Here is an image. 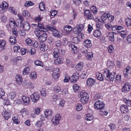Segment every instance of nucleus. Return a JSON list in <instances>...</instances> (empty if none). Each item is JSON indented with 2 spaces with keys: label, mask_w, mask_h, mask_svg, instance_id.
<instances>
[{
  "label": "nucleus",
  "mask_w": 131,
  "mask_h": 131,
  "mask_svg": "<svg viewBox=\"0 0 131 131\" xmlns=\"http://www.w3.org/2000/svg\"><path fill=\"white\" fill-rule=\"evenodd\" d=\"M34 4V3L30 1H27L26 2L25 6L26 7H28L29 6H32Z\"/></svg>",
  "instance_id": "59"
},
{
  "label": "nucleus",
  "mask_w": 131,
  "mask_h": 131,
  "mask_svg": "<svg viewBox=\"0 0 131 131\" xmlns=\"http://www.w3.org/2000/svg\"><path fill=\"white\" fill-rule=\"evenodd\" d=\"M128 32L126 31H123V40H127L128 43H131V34L127 36Z\"/></svg>",
  "instance_id": "13"
},
{
  "label": "nucleus",
  "mask_w": 131,
  "mask_h": 131,
  "mask_svg": "<svg viewBox=\"0 0 131 131\" xmlns=\"http://www.w3.org/2000/svg\"><path fill=\"white\" fill-rule=\"evenodd\" d=\"M93 35L95 37H99L101 36V33L99 30H96L94 31Z\"/></svg>",
  "instance_id": "35"
},
{
  "label": "nucleus",
  "mask_w": 131,
  "mask_h": 131,
  "mask_svg": "<svg viewBox=\"0 0 131 131\" xmlns=\"http://www.w3.org/2000/svg\"><path fill=\"white\" fill-rule=\"evenodd\" d=\"M42 17L38 15L35 18V20L39 22H41L40 21L42 19Z\"/></svg>",
  "instance_id": "63"
},
{
  "label": "nucleus",
  "mask_w": 131,
  "mask_h": 131,
  "mask_svg": "<svg viewBox=\"0 0 131 131\" xmlns=\"http://www.w3.org/2000/svg\"><path fill=\"white\" fill-rule=\"evenodd\" d=\"M6 42L4 40H0V48H4V46L6 44Z\"/></svg>",
  "instance_id": "55"
},
{
  "label": "nucleus",
  "mask_w": 131,
  "mask_h": 131,
  "mask_svg": "<svg viewBox=\"0 0 131 131\" xmlns=\"http://www.w3.org/2000/svg\"><path fill=\"white\" fill-rule=\"evenodd\" d=\"M31 65H29L27 67H26L24 69L23 72V74L24 75H25L29 74V71L31 69Z\"/></svg>",
  "instance_id": "26"
},
{
  "label": "nucleus",
  "mask_w": 131,
  "mask_h": 131,
  "mask_svg": "<svg viewBox=\"0 0 131 131\" xmlns=\"http://www.w3.org/2000/svg\"><path fill=\"white\" fill-rule=\"evenodd\" d=\"M84 26L82 24H79L78 25L77 27L74 28L73 31L75 33L78 34L79 33L80 35H81V38H83L82 36V34L80 32L83 30L84 29Z\"/></svg>",
  "instance_id": "7"
},
{
  "label": "nucleus",
  "mask_w": 131,
  "mask_h": 131,
  "mask_svg": "<svg viewBox=\"0 0 131 131\" xmlns=\"http://www.w3.org/2000/svg\"><path fill=\"white\" fill-rule=\"evenodd\" d=\"M83 63L82 62H80L75 66V70L76 71H81L83 67Z\"/></svg>",
  "instance_id": "20"
},
{
  "label": "nucleus",
  "mask_w": 131,
  "mask_h": 131,
  "mask_svg": "<svg viewBox=\"0 0 131 131\" xmlns=\"http://www.w3.org/2000/svg\"><path fill=\"white\" fill-rule=\"evenodd\" d=\"M131 88L130 84L128 82H126L123 85V92H127L130 90Z\"/></svg>",
  "instance_id": "14"
},
{
  "label": "nucleus",
  "mask_w": 131,
  "mask_h": 131,
  "mask_svg": "<svg viewBox=\"0 0 131 131\" xmlns=\"http://www.w3.org/2000/svg\"><path fill=\"white\" fill-rule=\"evenodd\" d=\"M15 92H12L9 93V96L11 99H13L15 97Z\"/></svg>",
  "instance_id": "64"
},
{
  "label": "nucleus",
  "mask_w": 131,
  "mask_h": 131,
  "mask_svg": "<svg viewBox=\"0 0 131 131\" xmlns=\"http://www.w3.org/2000/svg\"><path fill=\"white\" fill-rule=\"evenodd\" d=\"M71 50L74 53H76L77 52V47L74 45H71Z\"/></svg>",
  "instance_id": "40"
},
{
  "label": "nucleus",
  "mask_w": 131,
  "mask_h": 131,
  "mask_svg": "<svg viewBox=\"0 0 131 131\" xmlns=\"http://www.w3.org/2000/svg\"><path fill=\"white\" fill-rule=\"evenodd\" d=\"M16 79L17 83L19 85H21L22 83L23 79L19 75L16 76Z\"/></svg>",
  "instance_id": "28"
},
{
  "label": "nucleus",
  "mask_w": 131,
  "mask_h": 131,
  "mask_svg": "<svg viewBox=\"0 0 131 131\" xmlns=\"http://www.w3.org/2000/svg\"><path fill=\"white\" fill-rule=\"evenodd\" d=\"M129 118V116L127 115H125L124 117V123L126 124H127L128 123V121Z\"/></svg>",
  "instance_id": "62"
},
{
  "label": "nucleus",
  "mask_w": 131,
  "mask_h": 131,
  "mask_svg": "<svg viewBox=\"0 0 131 131\" xmlns=\"http://www.w3.org/2000/svg\"><path fill=\"white\" fill-rule=\"evenodd\" d=\"M85 118V119L87 121H91L93 119V117L92 115L89 114H87Z\"/></svg>",
  "instance_id": "39"
},
{
  "label": "nucleus",
  "mask_w": 131,
  "mask_h": 131,
  "mask_svg": "<svg viewBox=\"0 0 131 131\" xmlns=\"http://www.w3.org/2000/svg\"><path fill=\"white\" fill-rule=\"evenodd\" d=\"M60 72L58 68H56L53 71L52 76L53 78L56 79L58 78L59 76Z\"/></svg>",
  "instance_id": "15"
},
{
  "label": "nucleus",
  "mask_w": 131,
  "mask_h": 131,
  "mask_svg": "<svg viewBox=\"0 0 131 131\" xmlns=\"http://www.w3.org/2000/svg\"><path fill=\"white\" fill-rule=\"evenodd\" d=\"M107 37L109 40L111 41H113L114 40V35L112 32H109L107 35Z\"/></svg>",
  "instance_id": "27"
},
{
  "label": "nucleus",
  "mask_w": 131,
  "mask_h": 131,
  "mask_svg": "<svg viewBox=\"0 0 131 131\" xmlns=\"http://www.w3.org/2000/svg\"><path fill=\"white\" fill-rule=\"evenodd\" d=\"M64 53V51L62 49L58 48H54L53 52V56L54 58L57 57L59 56H62V55Z\"/></svg>",
  "instance_id": "6"
},
{
  "label": "nucleus",
  "mask_w": 131,
  "mask_h": 131,
  "mask_svg": "<svg viewBox=\"0 0 131 131\" xmlns=\"http://www.w3.org/2000/svg\"><path fill=\"white\" fill-rule=\"evenodd\" d=\"M26 43L27 45L30 46H32L33 42L32 40L29 37H27L26 39L25 40Z\"/></svg>",
  "instance_id": "34"
},
{
  "label": "nucleus",
  "mask_w": 131,
  "mask_h": 131,
  "mask_svg": "<svg viewBox=\"0 0 131 131\" xmlns=\"http://www.w3.org/2000/svg\"><path fill=\"white\" fill-rule=\"evenodd\" d=\"M42 30H41L38 29H36L35 30V34L36 36L38 37L41 33Z\"/></svg>",
  "instance_id": "51"
},
{
  "label": "nucleus",
  "mask_w": 131,
  "mask_h": 131,
  "mask_svg": "<svg viewBox=\"0 0 131 131\" xmlns=\"http://www.w3.org/2000/svg\"><path fill=\"white\" fill-rule=\"evenodd\" d=\"M30 77L33 80L36 79L37 77L36 73L34 72H31L30 74Z\"/></svg>",
  "instance_id": "42"
},
{
  "label": "nucleus",
  "mask_w": 131,
  "mask_h": 131,
  "mask_svg": "<svg viewBox=\"0 0 131 131\" xmlns=\"http://www.w3.org/2000/svg\"><path fill=\"white\" fill-rule=\"evenodd\" d=\"M40 97L39 94L37 92H35L30 95V98L32 101L36 102L38 100Z\"/></svg>",
  "instance_id": "12"
},
{
  "label": "nucleus",
  "mask_w": 131,
  "mask_h": 131,
  "mask_svg": "<svg viewBox=\"0 0 131 131\" xmlns=\"http://www.w3.org/2000/svg\"><path fill=\"white\" fill-rule=\"evenodd\" d=\"M12 31L13 34L12 35H13V36L15 37H17L18 35V32L16 29L14 27L12 29Z\"/></svg>",
  "instance_id": "48"
},
{
  "label": "nucleus",
  "mask_w": 131,
  "mask_h": 131,
  "mask_svg": "<svg viewBox=\"0 0 131 131\" xmlns=\"http://www.w3.org/2000/svg\"><path fill=\"white\" fill-rule=\"evenodd\" d=\"M39 8L41 11H43L45 9V6L43 2H41L40 3Z\"/></svg>",
  "instance_id": "44"
},
{
  "label": "nucleus",
  "mask_w": 131,
  "mask_h": 131,
  "mask_svg": "<svg viewBox=\"0 0 131 131\" xmlns=\"http://www.w3.org/2000/svg\"><path fill=\"white\" fill-rule=\"evenodd\" d=\"M107 66L110 68H113L115 67V64L113 61L108 60L107 63Z\"/></svg>",
  "instance_id": "30"
},
{
  "label": "nucleus",
  "mask_w": 131,
  "mask_h": 131,
  "mask_svg": "<svg viewBox=\"0 0 131 131\" xmlns=\"http://www.w3.org/2000/svg\"><path fill=\"white\" fill-rule=\"evenodd\" d=\"M37 27L39 29H42V30L43 32H45L47 31V29L45 27L44 25L42 22H39L38 23Z\"/></svg>",
  "instance_id": "23"
},
{
  "label": "nucleus",
  "mask_w": 131,
  "mask_h": 131,
  "mask_svg": "<svg viewBox=\"0 0 131 131\" xmlns=\"http://www.w3.org/2000/svg\"><path fill=\"white\" fill-rule=\"evenodd\" d=\"M72 41L74 43L78 44L79 42V40L78 37H74L73 38Z\"/></svg>",
  "instance_id": "60"
},
{
  "label": "nucleus",
  "mask_w": 131,
  "mask_h": 131,
  "mask_svg": "<svg viewBox=\"0 0 131 131\" xmlns=\"http://www.w3.org/2000/svg\"><path fill=\"white\" fill-rule=\"evenodd\" d=\"M73 4L76 6H79L81 3V0H73Z\"/></svg>",
  "instance_id": "54"
},
{
  "label": "nucleus",
  "mask_w": 131,
  "mask_h": 131,
  "mask_svg": "<svg viewBox=\"0 0 131 131\" xmlns=\"http://www.w3.org/2000/svg\"><path fill=\"white\" fill-rule=\"evenodd\" d=\"M95 82V79L91 78H89L87 80L86 85L88 87H91L94 85Z\"/></svg>",
  "instance_id": "11"
},
{
  "label": "nucleus",
  "mask_w": 131,
  "mask_h": 131,
  "mask_svg": "<svg viewBox=\"0 0 131 131\" xmlns=\"http://www.w3.org/2000/svg\"><path fill=\"white\" fill-rule=\"evenodd\" d=\"M64 29L66 31H70L72 30V28L69 25H67L64 27Z\"/></svg>",
  "instance_id": "52"
},
{
  "label": "nucleus",
  "mask_w": 131,
  "mask_h": 131,
  "mask_svg": "<svg viewBox=\"0 0 131 131\" xmlns=\"http://www.w3.org/2000/svg\"><path fill=\"white\" fill-rule=\"evenodd\" d=\"M56 58V59L54 60V62L56 64H58L62 62L63 59L62 56H59Z\"/></svg>",
  "instance_id": "24"
},
{
  "label": "nucleus",
  "mask_w": 131,
  "mask_h": 131,
  "mask_svg": "<svg viewBox=\"0 0 131 131\" xmlns=\"http://www.w3.org/2000/svg\"><path fill=\"white\" fill-rule=\"evenodd\" d=\"M125 24L128 26H131V19L128 17H127L125 19Z\"/></svg>",
  "instance_id": "36"
},
{
  "label": "nucleus",
  "mask_w": 131,
  "mask_h": 131,
  "mask_svg": "<svg viewBox=\"0 0 131 131\" xmlns=\"http://www.w3.org/2000/svg\"><path fill=\"white\" fill-rule=\"evenodd\" d=\"M8 4L6 2L4 1L2 4L0 5V13H3L8 8Z\"/></svg>",
  "instance_id": "9"
},
{
  "label": "nucleus",
  "mask_w": 131,
  "mask_h": 131,
  "mask_svg": "<svg viewBox=\"0 0 131 131\" xmlns=\"http://www.w3.org/2000/svg\"><path fill=\"white\" fill-rule=\"evenodd\" d=\"M44 113L45 117L47 118L51 117L53 114V112L51 110L48 109L45 110Z\"/></svg>",
  "instance_id": "18"
},
{
  "label": "nucleus",
  "mask_w": 131,
  "mask_h": 131,
  "mask_svg": "<svg viewBox=\"0 0 131 131\" xmlns=\"http://www.w3.org/2000/svg\"><path fill=\"white\" fill-rule=\"evenodd\" d=\"M15 23L14 20L12 18H10L9 21V25H6V27H8L9 26L10 28H12L14 27L15 24Z\"/></svg>",
  "instance_id": "25"
},
{
  "label": "nucleus",
  "mask_w": 131,
  "mask_h": 131,
  "mask_svg": "<svg viewBox=\"0 0 131 131\" xmlns=\"http://www.w3.org/2000/svg\"><path fill=\"white\" fill-rule=\"evenodd\" d=\"M28 53L31 55H32L35 54L36 52L35 49V48H31V49L28 50Z\"/></svg>",
  "instance_id": "56"
},
{
  "label": "nucleus",
  "mask_w": 131,
  "mask_h": 131,
  "mask_svg": "<svg viewBox=\"0 0 131 131\" xmlns=\"http://www.w3.org/2000/svg\"><path fill=\"white\" fill-rule=\"evenodd\" d=\"M131 72V67L129 66H127L124 70L123 71V74L125 77L127 78L129 73Z\"/></svg>",
  "instance_id": "16"
},
{
  "label": "nucleus",
  "mask_w": 131,
  "mask_h": 131,
  "mask_svg": "<svg viewBox=\"0 0 131 131\" xmlns=\"http://www.w3.org/2000/svg\"><path fill=\"white\" fill-rule=\"evenodd\" d=\"M91 10L94 14H96L97 12V10L96 7L94 6H92L91 7Z\"/></svg>",
  "instance_id": "49"
},
{
  "label": "nucleus",
  "mask_w": 131,
  "mask_h": 131,
  "mask_svg": "<svg viewBox=\"0 0 131 131\" xmlns=\"http://www.w3.org/2000/svg\"><path fill=\"white\" fill-rule=\"evenodd\" d=\"M100 14L102 15L101 16V18L102 20L103 21H105L107 19L108 17V16L109 15V13H107L106 14L105 12L103 11L100 12Z\"/></svg>",
  "instance_id": "17"
},
{
  "label": "nucleus",
  "mask_w": 131,
  "mask_h": 131,
  "mask_svg": "<svg viewBox=\"0 0 131 131\" xmlns=\"http://www.w3.org/2000/svg\"><path fill=\"white\" fill-rule=\"evenodd\" d=\"M73 88L75 92L79 91L80 89L78 85L77 84H75L73 86Z\"/></svg>",
  "instance_id": "46"
},
{
  "label": "nucleus",
  "mask_w": 131,
  "mask_h": 131,
  "mask_svg": "<svg viewBox=\"0 0 131 131\" xmlns=\"http://www.w3.org/2000/svg\"><path fill=\"white\" fill-rule=\"evenodd\" d=\"M108 113V112L104 110L100 111L99 112V113L100 115H102L106 116L107 115Z\"/></svg>",
  "instance_id": "45"
},
{
  "label": "nucleus",
  "mask_w": 131,
  "mask_h": 131,
  "mask_svg": "<svg viewBox=\"0 0 131 131\" xmlns=\"http://www.w3.org/2000/svg\"><path fill=\"white\" fill-rule=\"evenodd\" d=\"M105 106V104L103 102L98 100L96 101L94 104V108L96 110H102Z\"/></svg>",
  "instance_id": "4"
},
{
  "label": "nucleus",
  "mask_w": 131,
  "mask_h": 131,
  "mask_svg": "<svg viewBox=\"0 0 131 131\" xmlns=\"http://www.w3.org/2000/svg\"><path fill=\"white\" fill-rule=\"evenodd\" d=\"M16 37H17L13 36V35L11 36L9 38V41L11 44L13 45L16 43L17 40L16 38Z\"/></svg>",
  "instance_id": "32"
},
{
  "label": "nucleus",
  "mask_w": 131,
  "mask_h": 131,
  "mask_svg": "<svg viewBox=\"0 0 131 131\" xmlns=\"http://www.w3.org/2000/svg\"><path fill=\"white\" fill-rule=\"evenodd\" d=\"M40 109L39 108H35L33 111V113H35L37 115H38L40 113Z\"/></svg>",
  "instance_id": "61"
},
{
  "label": "nucleus",
  "mask_w": 131,
  "mask_h": 131,
  "mask_svg": "<svg viewBox=\"0 0 131 131\" xmlns=\"http://www.w3.org/2000/svg\"><path fill=\"white\" fill-rule=\"evenodd\" d=\"M8 110L5 111L3 114V116L5 119L7 120L10 116V113Z\"/></svg>",
  "instance_id": "33"
},
{
  "label": "nucleus",
  "mask_w": 131,
  "mask_h": 131,
  "mask_svg": "<svg viewBox=\"0 0 131 131\" xmlns=\"http://www.w3.org/2000/svg\"><path fill=\"white\" fill-rule=\"evenodd\" d=\"M20 112L23 117V116L28 115L29 114L27 109L26 108H24L22 109L20 111Z\"/></svg>",
  "instance_id": "29"
},
{
  "label": "nucleus",
  "mask_w": 131,
  "mask_h": 131,
  "mask_svg": "<svg viewBox=\"0 0 131 131\" xmlns=\"http://www.w3.org/2000/svg\"><path fill=\"white\" fill-rule=\"evenodd\" d=\"M22 99L24 104L26 105L28 104L30 101L29 98L25 96H23L22 97Z\"/></svg>",
  "instance_id": "22"
},
{
  "label": "nucleus",
  "mask_w": 131,
  "mask_h": 131,
  "mask_svg": "<svg viewBox=\"0 0 131 131\" xmlns=\"http://www.w3.org/2000/svg\"><path fill=\"white\" fill-rule=\"evenodd\" d=\"M105 79L108 81H113L115 79L114 73H112L107 69L104 70L103 73Z\"/></svg>",
  "instance_id": "1"
},
{
  "label": "nucleus",
  "mask_w": 131,
  "mask_h": 131,
  "mask_svg": "<svg viewBox=\"0 0 131 131\" xmlns=\"http://www.w3.org/2000/svg\"><path fill=\"white\" fill-rule=\"evenodd\" d=\"M47 46L45 44H41L40 48V49L41 50L44 51H46L47 50Z\"/></svg>",
  "instance_id": "37"
},
{
  "label": "nucleus",
  "mask_w": 131,
  "mask_h": 131,
  "mask_svg": "<svg viewBox=\"0 0 131 131\" xmlns=\"http://www.w3.org/2000/svg\"><path fill=\"white\" fill-rule=\"evenodd\" d=\"M83 45L86 47L90 48L92 46V44L91 40L88 39L85 40L83 42Z\"/></svg>",
  "instance_id": "21"
},
{
  "label": "nucleus",
  "mask_w": 131,
  "mask_h": 131,
  "mask_svg": "<svg viewBox=\"0 0 131 131\" xmlns=\"http://www.w3.org/2000/svg\"><path fill=\"white\" fill-rule=\"evenodd\" d=\"M47 38V35L45 33L39 35L38 37V39L40 42H42L46 41Z\"/></svg>",
  "instance_id": "19"
},
{
  "label": "nucleus",
  "mask_w": 131,
  "mask_h": 131,
  "mask_svg": "<svg viewBox=\"0 0 131 131\" xmlns=\"http://www.w3.org/2000/svg\"><path fill=\"white\" fill-rule=\"evenodd\" d=\"M23 28L25 31H27L29 30L30 27L29 24L27 22H24L23 23Z\"/></svg>",
  "instance_id": "31"
},
{
  "label": "nucleus",
  "mask_w": 131,
  "mask_h": 131,
  "mask_svg": "<svg viewBox=\"0 0 131 131\" xmlns=\"http://www.w3.org/2000/svg\"><path fill=\"white\" fill-rule=\"evenodd\" d=\"M17 16L18 17L19 19L20 20V22L19 23H19H18V26L19 25V26L20 27L21 26V24L22 23V21L24 20L23 18V16H22L20 14H18L17 15Z\"/></svg>",
  "instance_id": "38"
},
{
  "label": "nucleus",
  "mask_w": 131,
  "mask_h": 131,
  "mask_svg": "<svg viewBox=\"0 0 131 131\" xmlns=\"http://www.w3.org/2000/svg\"><path fill=\"white\" fill-rule=\"evenodd\" d=\"M61 119V116L59 114H57L54 117H53L51 121L54 125L56 126L58 125Z\"/></svg>",
  "instance_id": "8"
},
{
  "label": "nucleus",
  "mask_w": 131,
  "mask_h": 131,
  "mask_svg": "<svg viewBox=\"0 0 131 131\" xmlns=\"http://www.w3.org/2000/svg\"><path fill=\"white\" fill-rule=\"evenodd\" d=\"M79 94L81 98L80 100V101L83 104L86 103L89 99L88 95V94L85 92V91H81Z\"/></svg>",
  "instance_id": "2"
},
{
  "label": "nucleus",
  "mask_w": 131,
  "mask_h": 131,
  "mask_svg": "<svg viewBox=\"0 0 131 131\" xmlns=\"http://www.w3.org/2000/svg\"><path fill=\"white\" fill-rule=\"evenodd\" d=\"M34 63L37 66H40L43 67L42 66L43 65V63L39 60H36L34 62Z\"/></svg>",
  "instance_id": "58"
},
{
  "label": "nucleus",
  "mask_w": 131,
  "mask_h": 131,
  "mask_svg": "<svg viewBox=\"0 0 131 131\" xmlns=\"http://www.w3.org/2000/svg\"><path fill=\"white\" fill-rule=\"evenodd\" d=\"M79 77V73L77 72L73 74L72 75L70 78V80L72 82L75 83L78 79Z\"/></svg>",
  "instance_id": "10"
},
{
  "label": "nucleus",
  "mask_w": 131,
  "mask_h": 131,
  "mask_svg": "<svg viewBox=\"0 0 131 131\" xmlns=\"http://www.w3.org/2000/svg\"><path fill=\"white\" fill-rule=\"evenodd\" d=\"M86 58L89 60L91 59L93 57V53L91 52H88L86 55Z\"/></svg>",
  "instance_id": "53"
},
{
  "label": "nucleus",
  "mask_w": 131,
  "mask_h": 131,
  "mask_svg": "<svg viewBox=\"0 0 131 131\" xmlns=\"http://www.w3.org/2000/svg\"><path fill=\"white\" fill-rule=\"evenodd\" d=\"M123 101L128 106H131V101L130 100H127L125 98H124Z\"/></svg>",
  "instance_id": "50"
},
{
  "label": "nucleus",
  "mask_w": 131,
  "mask_h": 131,
  "mask_svg": "<svg viewBox=\"0 0 131 131\" xmlns=\"http://www.w3.org/2000/svg\"><path fill=\"white\" fill-rule=\"evenodd\" d=\"M13 123L15 124H17L19 122L18 117L17 116H14L13 118Z\"/></svg>",
  "instance_id": "41"
},
{
  "label": "nucleus",
  "mask_w": 131,
  "mask_h": 131,
  "mask_svg": "<svg viewBox=\"0 0 131 131\" xmlns=\"http://www.w3.org/2000/svg\"><path fill=\"white\" fill-rule=\"evenodd\" d=\"M96 77L97 79L100 81H102L103 80V78L102 77V75L100 73H97L96 74Z\"/></svg>",
  "instance_id": "47"
},
{
  "label": "nucleus",
  "mask_w": 131,
  "mask_h": 131,
  "mask_svg": "<svg viewBox=\"0 0 131 131\" xmlns=\"http://www.w3.org/2000/svg\"><path fill=\"white\" fill-rule=\"evenodd\" d=\"M46 27L48 30L52 31V34L54 36L58 38H60L61 37V32L56 29L55 27L47 26Z\"/></svg>",
  "instance_id": "3"
},
{
  "label": "nucleus",
  "mask_w": 131,
  "mask_h": 131,
  "mask_svg": "<svg viewBox=\"0 0 131 131\" xmlns=\"http://www.w3.org/2000/svg\"><path fill=\"white\" fill-rule=\"evenodd\" d=\"M108 17L107 18L108 19V21L110 22H112L114 19V16L110 15L109 14Z\"/></svg>",
  "instance_id": "57"
},
{
  "label": "nucleus",
  "mask_w": 131,
  "mask_h": 131,
  "mask_svg": "<svg viewBox=\"0 0 131 131\" xmlns=\"http://www.w3.org/2000/svg\"><path fill=\"white\" fill-rule=\"evenodd\" d=\"M84 15L88 20L94 19V14L89 10H85L84 11Z\"/></svg>",
  "instance_id": "5"
},
{
  "label": "nucleus",
  "mask_w": 131,
  "mask_h": 131,
  "mask_svg": "<svg viewBox=\"0 0 131 131\" xmlns=\"http://www.w3.org/2000/svg\"><path fill=\"white\" fill-rule=\"evenodd\" d=\"M54 92L56 93H59L61 91V89L59 86H55L54 88Z\"/></svg>",
  "instance_id": "43"
}]
</instances>
